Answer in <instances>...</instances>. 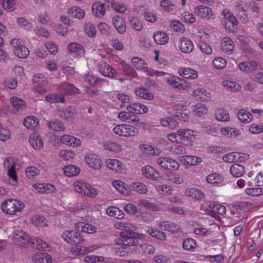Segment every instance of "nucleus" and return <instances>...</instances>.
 <instances>
[{"label":"nucleus","instance_id":"1","mask_svg":"<svg viewBox=\"0 0 263 263\" xmlns=\"http://www.w3.org/2000/svg\"><path fill=\"white\" fill-rule=\"evenodd\" d=\"M120 226L123 231L120 233V237L116 238V243L125 246H137L138 239L141 238L142 235L134 231L135 226L129 223H121Z\"/></svg>","mask_w":263,"mask_h":263},{"label":"nucleus","instance_id":"2","mask_svg":"<svg viewBox=\"0 0 263 263\" xmlns=\"http://www.w3.org/2000/svg\"><path fill=\"white\" fill-rule=\"evenodd\" d=\"M3 211L7 214L13 215L23 209L24 205L22 202L16 199L5 200L2 205Z\"/></svg>","mask_w":263,"mask_h":263},{"label":"nucleus","instance_id":"3","mask_svg":"<svg viewBox=\"0 0 263 263\" xmlns=\"http://www.w3.org/2000/svg\"><path fill=\"white\" fill-rule=\"evenodd\" d=\"M138 128L134 126L125 124H118L113 129L115 134L124 137L134 136L138 133Z\"/></svg>","mask_w":263,"mask_h":263},{"label":"nucleus","instance_id":"4","mask_svg":"<svg viewBox=\"0 0 263 263\" xmlns=\"http://www.w3.org/2000/svg\"><path fill=\"white\" fill-rule=\"evenodd\" d=\"M63 239L68 243L73 242L75 244L82 243L84 241L81 234L76 231H66L62 235Z\"/></svg>","mask_w":263,"mask_h":263},{"label":"nucleus","instance_id":"5","mask_svg":"<svg viewBox=\"0 0 263 263\" xmlns=\"http://www.w3.org/2000/svg\"><path fill=\"white\" fill-rule=\"evenodd\" d=\"M98 68L99 71L102 76L107 78H114L117 74L116 70L112 66L105 61L99 62Z\"/></svg>","mask_w":263,"mask_h":263},{"label":"nucleus","instance_id":"6","mask_svg":"<svg viewBox=\"0 0 263 263\" xmlns=\"http://www.w3.org/2000/svg\"><path fill=\"white\" fill-rule=\"evenodd\" d=\"M195 14L202 18L211 19L214 18L212 10L209 7L199 5L194 8Z\"/></svg>","mask_w":263,"mask_h":263},{"label":"nucleus","instance_id":"7","mask_svg":"<svg viewBox=\"0 0 263 263\" xmlns=\"http://www.w3.org/2000/svg\"><path fill=\"white\" fill-rule=\"evenodd\" d=\"M33 82L36 84V91L40 94L46 92V89L45 87L47 84V81L45 77L41 73H38L34 76L32 80Z\"/></svg>","mask_w":263,"mask_h":263},{"label":"nucleus","instance_id":"8","mask_svg":"<svg viewBox=\"0 0 263 263\" xmlns=\"http://www.w3.org/2000/svg\"><path fill=\"white\" fill-rule=\"evenodd\" d=\"M178 46L179 50L185 53H190L194 50L193 43L186 37H182L179 40Z\"/></svg>","mask_w":263,"mask_h":263},{"label":"nucleus","instance_id":"9","mask_svg":"<svg viewBox=\"0 0 263 263\" xmlns=\"http://www.w3.org/2000/svg\"><path fill=\"white\" fill-rule=\"evenodd\" d=\"M59 92L67 95L79 94L80 90L71 83H65L58 87Z\"/></svg>","mask_w":263,"mask_h":263},{"label":"nucleus","instance_id":"10","mask_svg":"<svg viewBox=\"0 0 263 263\" xmlns=\"http://www.w3.org/2000/svg\"><path fill=\"white\" fill-rule=\"evenodd\" d=\"M127 110L135 114H145L148 111V108L144 105L140 103H133L126 106Z\"/></svg>","mask_w":263,"mask_h":263},{"label":"nucleus","instance_id":"11","mask_svg":"<svg viewBox=\"0 0 263 263\" xmlns=\"http://www.w3.org/2000/svg\"><path fill=\"white\" fill-rule=\"evenodd\" d=\"M85 159L90 167L95 170H99L101 167V160L100 157L95 154H88L85 156Z\"/></svg>","mask_w":263,"mask_h":263},{"label":"nucleus","instance_id":"12","mask_svg":"<svg viewBox=\"0 0 263 263\" xmlns=\"http://www.w3.org/2000/svg\"><path fill=\"white\" fill-rule=\"evenodd\" d=\"M13 239L16 244L26 245L29 239L27 234L21 230H16L13 233Z\"/></svg>","mask_w":263,"mask_h":263},{"label":"nucleus","instance_id":"13","mask_svg":"<svg viewBox=\"0 0 263 263\" xmlns=\"http://www.w3.org/2000/svg\"><path fill=\"white\" fill-rule=\"evenodd\" d=\"M112 23L117 31L120 34H124L126 30V26L124 18L119 15L112 17Z\"/></svg>","mask_w":263,"mask_h":263},{"label":"nucleus","instance_id":"14","mask_svg":"<svg viewBox=\"0 0 263 263\" xmlns=\"http://www.w3.org/2000/svg\"><path fill=\"white\" fill-rule=\"evenodd\" d=\"M75 109L72 106H69L65 109H59L58 111V116L62 119L72 121L74 117Z\"/></svg>","mask_w":263,"mask_h":263},{"label":"nucleus","instance_id":"15","mask_svg":"<svg viewBox=\"0 0 263 263\" xmlns=\"http://www.w3.org/2000/svg\"><path fill=\"white\" fill-rule=\"evenodd\" d=\"M60 141L63 144L72 146H78L81 143L80 139L69 135L62 136L60 138Z\"/></svg>","mask_w":263,"mask_h":263},{"label":"nucleus","instance_id":"16","mask_svg":"<svg viewBox=\"0 0 263 263\" xmlns=\"http://www.w3.org/2000/svg\"><path fill=\"white\" fill-rule=\"evenodd\" d=\"M75 228L78 231L89 234L94 233L96 232V228L88 223L85 222H79L75 224Z\"/></svg>","mask_w":263,"mask_h":263},{"label":"nucleus","instance_id":"17","mask_svg":"<svg viewBox=\"0 0 263 263\" xmlns=\"http://www.w3.org/2000/svg\"><path fill=\"white\" fill-rule=\"evenodd\" d=\"M33 186L42 194H50L56 191L54 186L50 183L34 184Z\"/></svg>","mask_w":263,"mask_h":263},{"label":"nucleus","instance_id":"18","mask_svg":"<svg viewBox=\"0 0 263 263\" xmlns=\"http://www.w3.org/2000/svg\"><path fill=\"white\" fill-rule=\"evenodd\" d=\"M179 160L184 165H195L201 162L200 157L194 156H183L180 157Z\"/></svg>","mask_w":263,"mask_h":263},{"label":"nucleus","instance_id":"19","mask_svg":"<svg viewBox=\"0 0 263 263\" xmlns=\"http://www.w3.org/2000/svg\"><path fill=\"white\" fill-rule=\"evenodd\" d=\"M210 211L212 213V216L216 218L218 217V215H224L226 213V208L224 206L215 203H210L209 205Z\"/></svg>","mask_w":263,"mask_h":263},{"label":"nucleus","instance_id":"20","mask_svg":"<svg viewBox=\"0 0 263 263\" xmlns=\"http://www.w3.org/2000/svg\"><path fill=\"white\" fill-rule=\"evenodd\" d=\"M34 263H51V256L46 253L39 252L33 256Z\"/></svg>","mask_w":263,"mask_h":263},{"label":"nucleus","instance_id":"21","mask_svg":"<svg viewBox=\"0 0 263 263\" xmlns=\"http://www.w3.org/2000/svg\"><path fill=\"white\" fill-rule=\"evenodd\" d=\"M29 142L31 145L35 149H40L43 146V142L38 133H34L30 135Z\"/></svg>","mask_w":263,"mask_h":263},{"label":"nucleus","instance_id":"22","mask_svg":"<svg viewBox=\"0 0 263 263\" xmlns=\"http://www.w3.org/2000/svg\"><path fill=\"white\" fill-rule=\"evenodd\" d=\"M27 244L38 250H45L48 247V245L46 242L43 241L42 239L40 238L36 237H29V239L28 240Z\"/></svg>","mask_w":263,"mask_h":263},{"label":"nucleus","instance_id":"23","mask_svg":"<svg viewBox=\"0 0 263 263\" xmlns=\"http://www.w3.org/2000/svg\"><path fill=\"white\" fill-rule=\"evenodd\" d=\"M92 10L93 14L99 18L103 16L106 12L104 4L100 2H96L92 5Z\"/></svg>","mask_w":263,"mask_h":263},{"label":"nucleus","instance_id":"24","mask_svg":"<svg viewBox=\"0 0 263 263\" xmlns=\"http://www.w3.org/2000/svg\"><path fill=\"white\" fill-rule=\"evenodd\" d=\"M167 82L172 87L179 89H184L186 86L185 82L182 79L177 77H171L168 79Z\"/></svg>","mask_w":263,"mask_h":263},{"label":"nucleus","instance_id":"25","mask_svg":"<svg viewBox=\"0 0 263 263\" xmlns=\"http://www.w3.org/2000/svg\"><path fill=\"white\" fill-rule=\"evenodd\" d=\"M108 168L115 172H120L123 170L122 163L117 159H109L106 162Z\"/></svg>","mask_w":263,"mask_h":263},{"label":"nucleus","instance_id":"26","mask_svg":"<svg viewBox=\"0 0 263 263\" xmlns=\"http://www.w3.org/2000/svg\"><path fill=\"white\" fill-rule=\"evenodd\" d=\"M153 37L155 42L159 45H164L166 44L169 39L166 33L160 31L155 32Z\"/></svg>","mask_w":263,"mask_h":263},{"label":"nucleus","instance_id":"27","mask_svg":"<svg viewBox=\"0 0 263 263\" xmlns=\"http://www.w3.org/2000/svg\"><path fill=\"white\" fill-rule=\"evenodd\" d=\"M185 194L197 200H200L204 198V194L200 190L195 188L187 189L185 190Z\"/></svg>","mask_w":263,"mask_h":263},{"label":"nucleus","instance_id":"28","mask_svg":"<svg viewBox=\"0 0 263 263\" xmlns=\"http://www.w3.org/2000/svg\"><path fill=\"white\" fill-rule=\"evenodd\" d=\"M135 93L139 98L151 100L154 98V96L148 90L144 87H139L135 89Z\"/></svg>","mask_w":263,"mask_h":263},{"label":"nucleus","instance_id":"29","mask_svg":"<svg viewBox=\"0 0 263 263\" xmlns=\"http://www.w3.org/2000/svg\"><path fill=\"white\" fill-rule=\"evenodd\" d=\"M143 175L147 179L156 180L158 177V173L156 172L154 168L149 166H146L142 170Z\"/></svg>","mask_w":263,"mask_h":263},{"label":"nucleus","instance_id":"30","mask_svg":"<svg viewBox=\"0 0 263 263\" xmlns=\"http://www.w3.org/2000/svg\"><path fill=\"white\" fill-rule=\"evenodd\" d=\"M158 226L160 229L173 232L178 229V226L177 224L167 221H162L159 222Z\"/></svg>","mask_w":263,"mask_h":263},{"label":"nucleus","instance_id":"31","mask_svg":"<svg viewBox=\"0 0 263 263\" xmlns=\"http://www.w3.org/2000/svg\"><path fill=\"white\" fill-rule=\"evenodd\" d=\"M69 52L76 55H80L84 53V49L82 45L77 43H72L68 46Z\"/></svg>","mask_w":263,"mask_h":263},{"label":"nucleus","instance_id":"32","mask_svg":"<svg viewBox=\"0 0 263 263\" xmlns=\"http://www.w3.org/2000/svg\"><path fill=\"white\" fill-rule=\"evenodd\" d=\"M230 173L234 177L238 178L244 174L245 167L237 163L233 164L231 167Z\"/></svg>","mask_w":263,"mask_h":263},{"label":"nucleus","instance_id":"33","mask_svg":"<svg viewBox=\"0 0 263 263\" xmlns=\"http://www.w3.org/2000/svg\"><path fill=\"white\" fill-rule=\"evenodd\" d=\"M180 76H183L186 79H195L198 77V72L190 68H183L179 70Z\"/></svg>","mask_w":263,"mask_h":263},{"label":"nucleus","instance_id":"34","mask_svg":"<svg viewBox=\"0 0 263 263\" xmlns=\"http://www.w3.org/2000/svg\"><path fill=\"white\" fill-rule=\"evenodd\" d=\"M215 118L218 121L227 122L229 121L230 116L227 110L219 108L216 110Z\"/></svg>","mask_w":263,"mask_h":263},{"label":"nucleus","instance_id":"35","mask_svg":"<svg viewBox=\"0 0 263 263\" xmlns=\"http://www.w3.org/2000/svg\"><path fill=\"white\" fill-rule=\"evenodd\" d=\"M10 102L17 111L22 110L26 107L25 101L18 97H13L10 99Z\"/></svg>","mask_w":263,"mask_h":263},{"label":"nucleus","instance_id":"36","mask_svg":"<svg viewBox=\"0 0 263 263\" xmlns=\"http://www.w3.org/2000/svg\"><path fill=\"white\" fill-rule=\"evenodd\" d=\"M68 14L71 17L81 19L85 16V11L84 10L78 7H72L69 9Z\"/></svg>","mask_w":263,"mask_h":263},{"label":"nucleus","instance_id":"37","mask_svg":"<svg viewBox=\"0 0 263 263\" xmlns=\"http://www.w3.org/2000/svg\"><path fill=\"white\" fill-rule=\"evenodd\" d=\"M39 121L37 118L34 116H28L24 119V125L28 129H33L38 125Z\"/></svg>","mask_w":263,"mask_h":263},{"label":"nucleus","instance_id":"38","mask_svg":"<svg viewBox=\"0 0 263 263\" xmlns=\"http://www.w3.org/2000/svg\"><path fill=\"white\" fill-rule=\"evenodd\" d=\"M14 54L20 59L27 58L30 53L29 50L24 45L13 49Z\"/></svg>","mask_w":263,"mask_h":263},{"label":"nucleus","instance_id":"39","mask_svg":"<svg viewBox=\"0 0 263 263\" xmlns=\"http://www.w3.org/2000/svg\"><path fill=\"white\" fill-rule=\"evenodd\" d=\"M121 64L122 66L123 72L125 74L132 78L137 77V73L131 65L127 64L124 61H122Z\"/></svg>","mask_w":263,"mask_h":263},{"label":"nucleus","instance_id":"40","mask_svg":"<svg viewBox=\"0 0 263 263\" xmlns=\"http://www.w3.org/2000/svg\"><path fill=\"white\" fill-rule=\"evenodd\" d=\"M106 213L109 216L119 219H122L124 217V213L122 211L114 206L108 208Z\"/></svg>","mask_w":263,"mask_h":263},{"label":"nucleus","instance_id":"41","mask_svg":"<svg viewBox=\"0 0 263 263\" xmlns=\"http://www.w3.org/2000/svg\"><path fill=\"white\" fill-rule=\"evenodd\" d=\"M63 170L65 175L68 177L76 176L80 172V168L73 165L66 166Z\"/></svg>","mask_w":263,"mask_h":263},{"label":"nucleus","instance_id":"42","mask_svg":"<svg viewBox=\"0 0 263 263\" xmlns=\"http://www.w3.org/2000/svg\"><path fill=\"white\" fill-rule=\"evenodd\" d=\"M194 96L201 101H207L210 98V93L204 89L198 88L193 92Z\"/></svg>","mask_w":263,"mask_h":263},{"label":"nucleus","instance_id":"43","mask_svg":"<svg viewBox=\"0 0 263 263\" xmlns=\"http://www.w3.org/2000/svg\"><path fill=\"white\" fill-rule=\"evenodd\" d=\"M221 48L226 52H231L234 49L233 42L230 37H224L221 43Z\"/></svg>","mask_w":263,"mask_h":263},{"label":"nucleus","instance_id":"44","mask_svg":"<svg viewBox=\"0 0 263 263\" xmlns=\"http://www.w3.org/2000/svg\"><path fill=\"white\" fill-rule=\"evenodd\" d=\"M237 24V20L232 14L231 15H229L224 22V27L226 29H228L230 31H233L234 26Z\"/></svg>","mask_w":263,"mask_h":263},{"label":"nucleus","instance_id":"45","mask_svg":"<svg viewBox=\"0 0 263 263\" xmlns=\"http://www.w3.org/2000/svg\"><path fill=\"white\" fill-rule=\"evenodd\" d=\"M141 148L145 153L149 155L157 156L161 153L160 149L149 144H143L142 146H141Z\"/></svg>","mask_w":263,"mask_h":263},{"label":"nucleus","instance_id":"46","mask_svg":"<svg viewBox=\"0 0 263 263\" xmlns=\"http://www.w3.org/2000/svg\"><path fill=\"white\" fill-rule=\"evenodd\" d=\"M161 125L171 129H174L178 126V122L172 118H164L161 120Z\"/></svg>","mask_w":263,"mask_h":263},{"label":"nucleus","instance_id":"47","mask_svg":"<svg viewBox=\"0 0 263 263\" xmlns=\"http://www.w3.org/2000/svg\"><path fill=\"white\" fill-rule=\"evenodd\" d=\"M132 187L133 191L140 194H145L147 191L146 185L141 182H134Z\"/></svg>","mask_w":263,"mask_h":263},{"label":"nucleus","instance_id":"48","mask_svg":"<svg viewBox=\"0 0 263 263\" xmlns=\"http://www.w3.org/2000/svg\"><path fill=\"white\" fill-rule=\"evenodd\" d=\"M178 133L180 142H182L185 139H190L194 136V132L189 129H180L178 130Z\"/></svg>","mask_w":263,"mask_h":263},{"label":"nucleus","instance_id":"49","mask_svg":"<svg viewBox=\"0 0 263 263\" xmlns=\"http://www.w3.org/2000/svg\"><path fill=\"white\" fill-rule=\"evenodd\" d=\"M103 145L105 149L111 152H119L121 149L120 145L119 144L111 141H106L104 142Z\"/></svg>","mask_w":263,"mask_h":263},{"label":"nucleus","instance_id":"50","mask_svg":"<svg viewBox=\"0 0 263 263\" xmlns=\"http://www.w3.org/2000/svg\"><path fill=\"white\" fill-rule=\"evenodd\" d=\"M47 125L49 128L55 131L61 132L64 131L65 129L64 124L59 121L48 122Z\"/></svg>","mask_w":263,"mask_h":263},{"label":"nucleus","instance_id":"51","mask_svg":"<svg viewBox=\"0 0 263 263\" xmlns=\"http://www.w3.org/2000/svg\"><path fill=\"white\" fill-rule=\"evenodd\" d=\"M196 243L195 240L191 238H186L183 242L182 248L185 250H193L195 248Z\"/></svg>","mask_w":263,"mask_h":263},{"label":"nucleus","instance_id":"52","mask_svg":"<svg viewBox=\"0 0 263 263\" xmlns=\"http://www.w3.org/2000/svg\"><path fill=\"white\" fill-rule=\"evenodd\" d=\"M238 117L242 122L248 123L252 120V115L244 110H240L238 111Z\"/></svg>","mask_w":263,"mask_h":263},{"label":"nucleus","instance_id":"53","mask_svg":"<svg viewBox=\"0 0 263 263\" xmlns=\"http://www.w3.org/2000/svg\"><path fill=\"white\" fill-rule=\"evenodd\" d=\"M139 250L141 248L142 253L144 254H152L155 252V248L151 245L147 243L140 244L138 246Z\"/></svg>","mask_w":263,"mask_h":263},{"label":"nucleus","instance_id":"54","mask_svg":"<svg viewBox=\"0 0 263 263\" xmlns=\"http://www.w3.org/2000/svg\"><path fill=\"white\" fill-rule=\"evenodd\" d=\"M170 151L174 154L181 155L186 153L185 148L183 145L175 144L171 147Z\"/></svg>","mask_w":263,"mask_h":263},{"label":"nucleus","instance_id":"55","mask_svg":"<svg viewBox=\"0 0 263 263\" xmlns=\"http://www.w3.org/2000/svg\"><path fill=\"white\" fill-rule=\"evenodd\" d=\"M166 164L165 170L171 171H176L179 168V164L171 158H168L167 163Z\"/></svg>","mask_w":263,"mask_h":263},{"label":"nucleus","instance_id":"56","mask_svg":"<svg viewBox=\"0 0 263 263\" xmlns=\"http://www.w3.org/2000/svg\"><path fill=\"white\" fill-rule=\"evenodd\" d=\"M213 64L217 69H221L223 68L227 65L226 60L222 58H216L213 61Z\"/></svg>","mask_w":263,"mask_h":263},{"label":"nucleus","instance_id":"57","mask_svg":"<svg viewBox=\"0 0 263 263\" xmlns=\"http://www.w3.org/2000/svg\"><path fill=\"white\" fill-rule=\"evenodd\" d=\"M87 183L82 181H78L74 183L75 190L80 194L84 195Z\"/></svg>","mask_w":263,"mask_h":263},{"label":"nucleus","instance_id":"58","mask_svg":"<svg viewBox=\"0 0 263 263\" xmlns=\"http://www.w3.org/2000/svg\"><path fill=\"white\" fill-rule=\"evenodd\" d=\"M39 173L38 169L35 166H29L26 170L27 176L30 179L34 178Z\"/></svg>","mask_w":263,"mask_h":263},{"label":"nucleus","instance_id":"59","mask_svg":"<svg viewBox=\"0 0 263 263\" xmlns=\"http://www.w3.org/2000/svg\"><path fill=\"white\" fill-rule=\"evenodd\" d=\"M248 195L253 196H258L263 195V188H249L246 190Z\"/></svg>","mask_w":263,"mask_h":263},{"label":"nucleus","instance_id":"60","mask_svg":"<svg viewBox=\"0 0 263 263\" xmlns=\"http://www.w3.org/2000/svg\"><path fill=\"white\" fill-rule=\"evenodd\" d=\"M117 98L118 100L121 102L120 107L123 108L126 105V104L128 103L130 101L129 97L124 93H118L117 95Z\"/></svg>","mask_w":263,"mask_h":263},{"label":"nucleus","instance_id":"61","mask_svg":"<svg viewBox=\"0 0 263 263\" xmlns=\"http://www.w3.org/2000/svg\"><path fill=\"white\" fill-rule=\"evenodd\" d=\"M85 32L88 36L93 37L96 35L97 31L93 24L88 23L85 25Z\"/></svg>","mask_w":263,"mask_h":263},{"label":"nucleus","instance_id":"62","mask_svg":"<svg viewBox=\"0 0 263 263\" xmlns=\"http://www.w3.org/2000/svg\"><path fill=\"white\" fill-rule=\"evenodd\" d=\"M129 21L131 26L136 30L140 31L142 29L143 26L141 21L137 17H130Z\"/></svg>","mask_w":263,"mask_h":263},{"label":"nucleus","instance_id":"63","mask_svg":"<svg viewBox=\"0 0 263 263\" xmlns=\"http://www.w3.org/2000/svg\"><path fill=\"white\" fill-rule=\"evenodd\" d=\"M181 16L183 21L187 23H193L196 20L194 14L189 12L182 13Z\"/></svg>","mask_w":263,"mask_h":263},{"label":"nucleus","instance_id":"64","mask_svg":"<svg viewBox=\"0 0 263 263\" xmlns=\"http://www.w3.org/2000/svg\"><path fill=\"white\" fill-rule=\"evenodd\" d=\"M198 47L203 53L206 54H211L212 52L211 47L206 43L203 42H199Z\"/></svg>","mask_w":263,"mask_h":263}]
</instances>
